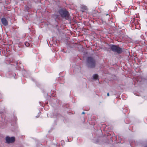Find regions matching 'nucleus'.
Wrapping results in <instances>:
<instances>
[{"label": "nucleus", "instance_id": "0eeeda50", "mask_svg": "<svg viewBox=\"0 0 147 147\" xmlns=\"http://www.w3.org/2000/svg\"><path fill=\"white\" fill-rule=\"evenodd\" d=\"M98 75L97 74H94L93 76V79H94L96 80L98 79Z\"/></svg>", "mask_w": 147, "mask_h": 147}, {"label": "nucleus", "instance_id": "423d86ee", "mask_svg": "<svg viewBox=\"0 0 147 147\" xmlns=\"http://www.w3.org/2000/svg\"><path fill=\"white\" fill-rule=\"evenodd\" d=\"M81 8L83 10H82V11L84 12V10H86L87 9V8L86 6H83L82 5L81 7Z\"/></svg>", "mask_w": 147, "mask_h": 147}, {"label": "nucleus", "instance_id": "6e6552de", "mask_svg": "<svg viewBox=\"0 0 147 147\" xmlns=\"http://www.w3.org/2000/svg\"><path fill=\"white\" fill-rule=\"evenodd\" d=\"M25 45L27 47H29L30 46V44L28 42H25Z\"/></svg>", "mask_w": 147, "mask_h": 147}, {"label": "nucleus", "instance_id": "7ed1b4c3", "mask_svg": "<svg viewBox=\"0 0 147 147\" xmlns=\"http://www.w3.org/2000/svg\"><path fill=\"white\" fill-rule=\"evenodd\" d=\"M110 48L112 51L116 52L118 54H120L123 52L122 49L118 45H110Z\"/></svg>", "mask_w": 147, "mask_h": 147}, {"label": "nucleus", "instance_id": "f257e3e1", "mask_svg": "<svg viewBox=\"0 0 147 147\" xmlns=\"http://www.w3.org/2000/svg\"><path fill=\"white\" fill-rule=\"evenodd\" d=\"M58 12L62 18L67 20L69 19V12L66 9H60L59 10Z\"/></svg>", "mask_w": 147, "mask_h": 147}, {"label": "nucleus", "instance_id": "39448f33", "mask_svg": "<svg viewBox=\"0 0 147 147\" xmlns=\"http://www.w3.org/2000/svg\"><path fill=\"white\" fill-rule=\"evenodd\" d=\"M1 22L2 24L5 26H7L8 24V21L4 18H1Z\"/></svg>", "mask_w": 147, "mask_h": 147}, {"label": "nucleus", "instance_id": "f03ea898", "mask_svg": "<svg viewBox=\"0 0 147 147\" xmlns=\"http://www.w3.org/2000/svg\"><path fill=\"white\" fill-rule=\"evenodd\" d=\"M87 61L88 67L90 68H94L96 65L95 59L92 57H90L87 58Z\"/></svg>", "mask_w": 147, "mask_h": 147}, {"label": "nucleus", "instance_id": "20e7f679", "mask_svg": "<svg viewBox=\"0 0 147 147\" xmlns=\"http://www.w3.org/2000/svg\"><path fill=\"white\" fill-rule=\"evenodd\" d=\"M5 140L6 142L7 143H12L15 142V138L13 137H10L9 136H7L5 138Z\"/></svg>", "mask_w": 147, "mask_h": 147}, {"label": "nucleus", "instance_id": "9d476101", "mask_svg": "<svg viewBox=\"0 0 147 147\" xmlns=\"http://www.w3.org/2000/svg\"><path fill=\"white\" fill-rule=\"evenodd\" d=\"M82 114H85V113L84 112H83L82 113Z\"/></svg>", "mask_w": 147, "mask_h": 147}, {"label": "nucleus", "instance_id": "1a4fd4ad", "mask_svg": "<svg viewBox=\"0 0 147 147\" xmlns=\"http://www.w3.org/2000/svg\"><path fill=\"white\" fill-rule=\"evenodd\" d=\"M107 96H109V93H107Z\"/></svg>", "mask_w": 147, "mask_h": 147}]
</instances>
